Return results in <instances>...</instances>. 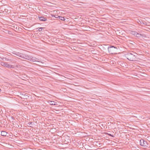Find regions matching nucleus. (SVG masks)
Masks as SVG:
<instances>
[{"label": "nucleus", "instance_id": "18", "mask_svg": "<svg viewBox=\"0 0 150 150\" xmlns=\"http://www.w3.org/2000/svg\"><path fill=\"white\" fill-rule=\"evenodd\" d=\"M57 16H58V15H52V17H55V18H58V17H57Z\"/></svg>", "mask_w": 150, "mask_h": 150}, {"label": "nucleus", "instance_id": "13", "mask_svg": "<svg viewBox=\"0 0 150 150\" xmlns=\"http://www.w3.org/2000/svg\"><path fill=\"white\" fill-rule=\"evenodd\" d=\"M57 17H58V18L59 19L62 20V21H65V19L64 17H62V16H57Z\"/></svg>", "mask_w": 150, "mask_h": 150}, {"label": "nucleus", "instance_id": "7", "mask_svg": "<svg viewBox=\"0 0 150 150\" xmlns=\"http://www.w3.org/2000/svg\"><path fill=\"white\" fill-rule=\"evenodd\" d=\"M39 20L43 21H46L47 20V19L46 18H45L43 16L39 17Z\"/></svg>", "mask_w": 150, "mask_h": 150}, {"label": "nucleus", "instance_id": "12", "mask_svg": "<svg viewBox=\"0 0 150 150\" xmlns=\"http://www.w3.org/2000/svg\"><path fill=\"white\" fill-rule=\"evenodd\" d=\"M7 134V132L4 131H2L1 132V135L3 136H6Z\"/></svg>", "mask_w": 150, "mask_h": 150}, {"label": "nucleus", "instance_id": "5", "mask_svg": "<svg viewBox=\"0 0 150 150\" xmlns=\"http://www.w3.org/2000/svg\"><path fill=\"white\" fill-rule=\"evenodd\" d=\"M140 145L143 146H147L148 144L146 141H145L144 139H141L140 140Z\"/></svg>", "mask_w": 150, "mask_h": 150}, {"label": "nucleus", "instance_id": "16", "mask_svg": "<svg viewBox=\"0 0 150 150\" xmlns=\"http://www.w3.org/2000/svg\"><path fill=\"white\" fill-rule=\"evenodd\" d=\"M139 22H140V24H143V25H147V23L146 22H143L142 21L141 22L140 21H139Z\"/></svg>", "mask_w": 150, "mask_h": 150}, {"label": "nucleus", "instance_id": "19", "mask_svg": "<svg viewBox=\"0 0 150 150\" xmlns=\"http://www.w3.org/2000/svg\"><path fill=\"white\" fill-rule=\"evenodd\" d=\"M109 136H111V137H114V136L113 135H112V134H109Z\"/></svg>", "mask_w": 150, "mask_h": 150}, {"label": "nucleus", "instance_id": "10", "mask_svg": "<svg viewBox=\"0 0 150 150\" xmlns=\"http://www.w3.org/2000/svg\"><path fill=\"white\" fill-rule=\"evenodd\" d=\"M143 35L142 34L140 33H139L137 32L135 37L139 38H140L141 37H143Z\"/></svg>", "mask_w": 150, "mask_h": 150}, {"label": "nucleus", "instance_id": "23", "mask_svg": "<svg viewBox=\"0 0 150 150\" xmlns=\"http://www.w3.org/2000/svg\"><path fill=\"white\" fill-rule=\"evenodd\" d=\"M149 119L150 120V117L149 118Z\"/></svg>", "mask_w": 150, "mask_h": 150}, {"label": "nucleus", "instance_id": "4", "mask_svg": "<svg viewBox=\"0 0 150 150\" xmlns=\"http://www.w3.org/2000/svg\"><path fill=\"white\" fill-rule=\"evenodd\" d=\"M1 65L3 66L8 68H14V66L10 64H8L6 62H1Z\"/></svg>", "mask_w": 150, "mask_h": 150}, {"label": "nucleus", "instance_id": "21", "mask_svg": "<svg viewBox=\"0 0 150 150\" xmlns=\"http://www.w3.org/2000/svg\"><path fill=\"white\" fill-rule=\"evenodd\" d=\"M1 113V110H0V114Z\"/></svg>", "mask_w": 150, "mask_h": 150}, {"label": "nucleus", "instance_id": "8", "mask_svg": "<svg viewBox=\"0 0 150 150\" xmlns=\"http://www.w3.org/2000/svg\"><path fill=\"white\" fill-rule=\"evenodd\" d=\"M21 95L23 97V98H27V97H28L29 96H28V94L27 93H26L25 94L22 93L21 94Z\"/></svg>", "mask_w": 150, "mask_h": 150}, {"label": "nucleus", "instance_id": "17", "mask_svg": "<svg viewBox=\"0 0 150 150\" xmlns=\"http://www.w3.org/2000/svg\"><path fill=\"white\" fill-rule=\"evenodd\" d=\"M44 28H42V27L38 28V31H41L42 30V29Z\"/></svg>", "mask_w": 150, "mask_h": 150}, {"label": "nucleus", "instance_id": "11", "mask_svg": "<svg viewBox=\"0 0 150 150\" xmlns=\"http://www.w3.org/2000/svg\"><path fill=\"white\" fill-rule=\"evenodd\" d=\"M137 32L134 31H133V30H132L130 32L131 34L132 35H134L135 36L136 35V34H137Z\"/></svg>", "mask_w": 150, "mask_h": 150}, {"label": "nucleus", "instance_id": "20", "mask_svg": "<svg viewBox=\"0 0 150 150\" xmlns=\"http://www.w3.org/2000/svg\"><path fill=\"white\" fill-rule=\"evenodd\" d=\"M32 122H30L28 123V124L29 125H30L31 124H32Z\"/></svg>", "mask_w": 150, "mask_h": 150}, {"label": "nucleus", "instance_id": "6", "mask_svg": "<svg viewBox=\"0 0 150 150\" xmlns=\"http://www.w3.org/2000/svg\"><path fill=\"white\" fill-rule=\"evenodd\" d=\"M39 60L38 59V58L35 57H32V56H30L29 57V59L28 60L30 61H32L33 62H39V61H38V60Z\"/></svg>", "mask_w": 150, "mask_h": 150}, {"label": "nucleus", "instance_id": "3", "mask_svg": "<svg viewBox=\"0 0 150 150\" xmlns=\"http://www.w3.org/2000/svg\"><path fill=\"white\" fill-rule=\"evenodd\" d=\"M109 52L111 54L117 53V48L114 46H112L108 47Z\"/></svg>", "mask_w": 150, "mask_h": 150}, {"label": "nucleus", "instance_id": "2", "mask_svg": "<svg viewBox=\"0 0 150 150\" xmlns=\"http://www.w3.org/2000/svg\"><path fill=\"white\" fill-rule=\"evenodd\" d=\"M12 53L15 55H16L21 58L24 59H25L28 60L29 56L25 54H23L21 53L13 51Z\"/></svg>", "mask_w": 150, "mask_h": 150}, {"label": "nucleus", "instance_id": "1", "mask_svg": "<svg viewBox=\"0 0 150 150\" xmlns=\"http://www.w3.org/2000/svg\"><path fill=\"white\" fill-rule=\"evenodd\" d=\"M136 54V53L134 52H132V53L128 52L125 54V57L129 60L134 61L136 59V56L135 54Z\"/></svg>", "mask_w": 150, "mask_h": 150}, {"label": "nucleus", "instance_id": "22", "mask_svg": "<svg viewBox=\"0 0 150 150\" xmlns=\"http://www.w3.org/2000/svg\"><path fill=\"white\" fill-rule=\"evenodd\" d=\"M138 32H140V31H138Z\"/></svg>", "mask_w": 150, "mask_h": 150}, {"label": "nucleus", "instance_id": "15", "mask_svg": "<svg viewBox=\"0 0 150 150\" xmlns=\"http://www.w3.org/2000/svg\"><path fill=\"white\" fill-rule=\"evenodd\" d=\"M128 42L130 44L132 45H134V44H135V43L134 42H133L131 40H128Z\"/></svg>", "mask_w": 150, "mask_h": 150}, {"label": "nucleus", "instance_id": "14", "mask_svg": "<svg viewBox=\"0 0 150 150\" xmlns=\"http://www.w3.org/2000/svg\"><path fill=\"white\" fill-rule=\"evenodd\" d=\"M49 103L51 105H55V102L54 101H49Z\"/></svg>", "mask_w": 150, "mask_h": 150}, {"label": "nucleus", "instance_id": "9", "mask_svg": "<svg viewBox=\"0 0 150 150\" xmlns=\"http://www.w3.org/2000/svg\"><path fill=\"white\" fill-rule=\"evenodd\" d=\"M0 58L2 60H5V61H9V62H11L12 61L11 59L7 58L6 57L1 58V57H0Z\"/></svg>", "mask_w": 150, "mask_h": 150}]
</instances>
